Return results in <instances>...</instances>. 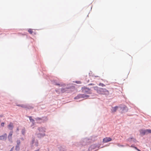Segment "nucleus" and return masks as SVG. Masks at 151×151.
<instances>
[{
    "label": "nucleus",
    "instance_id": "obj_1",
    "mask_svg": "<svg viewBox=\"0 0 151 151\" xmlns=\"http://www.w3.org/2000/svg\"><path fill=\"white\" fill-rule=\"evenodd\" d=\"M112 90L109 89L106 90L104 89V95L108 98V99H110L112 97Z\"/></svg>",
    "mask_w": 151,
    "mask_h": 151
},
{
    "label": "nucleus",
    "instance_id": "obj_2",
    "mask_svg": "<svg viewBox=\"0 0 151 151\" xmlns=\"http://www.w3.org/2000/svg\"><path fill=\"white\" fill-rule=\"evenodd\" d=\"M119 109L122 111V113L126 112L128 110L127 107L124 104L120 105L119 106Z\"/></svg>",
    "mask_w": 151,
    "mask_h": 151
},
{
    "label": "nucleus",
    "instance_id": "obj_3",
    "mask_svg": "<svg viewBox=\"0 0 151 151\" xmlns=\"http://www.w3.org/2000/svg\"><path fill=\"white\" fill-rule=\"evenodd\" d=\"M82 92L84 93H86L88 94L91 93V90L88 88L86 87H83L81 88Z\"/></svg>",
    "mask_w": 151,
    "mask_h": 151
},
{
    "label": "nucleus",
    "instance_id": "obj_4",
    "mask_svg": "<svg viewBox=\"0 0 151 151\" xmlns=\"http://www.w3.org/2000/svg\"><path fill=\"white\" fill-rule=\"evenodd\" d=\"M89 96L84 94H80L75 98V99H78L81 98H87Z\"/></svg>",
    "mask_w": 151,
    "mask_h": 151
},
{
    "label": "nucleus",
    "instance_id": "obj_5",
    "mask_svg": "<svg viewBox=\"0 0 151 151\" xmlns=\"http://www.w3.org/2000/svg\"><path fill=\"white\" fill-rule=\"evenodd\" d=\"M7 138V134L6 133L0 136V140H6Z\"/></svg>",
    "mask_w": 151,
    "mask_h": 151
},
{
    "label": "nucleus",
    "instance_id": "obj_6",
    "mask_svg": "<svg viewBox=\"0 0 151 151\" xmlns=\"http://www.w3.org/2000/svg\"><path fill=\"white\" fill-rule=\"evenodd\" d=\"M13 133V131H11L9 133V135L8 137L9 140L10 141L12 142V136Z\"/></svg>",
    "mask_w": 151,
    "mask_h": 151
},
{
    "label": "nucleus",
    "instance_id": "obj_7",
    "mask_svg": "<svg viewBox=\"0 0 151 151\" xmlns=\"http://www.w3.org/2000/svg\"><path fill=\"white\" fill-rule=\"evenodd\" d=\"M8 127L10 130H12L13 128V124L12 122H10L8 126Z\"/></svg>",
    "mask_w": 151,
    "mask_h": 151
},
{
    "label": "nucleus",
    "instance_id": "obj_8",
    "mask_svg": "<svg viewBox=\"0 0 151 151\" xmlns=\"http://www.w3.org/2000/svg\"><path fill=\"white\" fill-rule=\"evenodd\" d=\"M140 134L143 135L146 134L145 130L141 129L139 131Z\"/></svg>",
    "mask_w": 151,
    "mask_h": 151
},
{
    "label": "nucleus",
    "instance_id": "obj_9",
    "mask_svg": "<svg viewBox=\"0 0 151 151\" xmlns=\"http://www.w3.org/2000/svg\"><path fill=\"white\" fill-rule=\"evenodd\" d=\"M118 109H119V106H116L115 107L112 108L111 111L112 112H115Z\"/></svg>",
    "mask_w": 151,
    "mask_h": 151
},
{
    "label": "nucleus",
    "instance_id": "obj_10",
    "mask_svg": "<svg viewBox=\"0 0 151 151\" xmlns=\"http://www.w3.org/2000/svg\"><path fill=\"white\" fill-rule=\"evenodd\" d=\"M111 140V139L110 137H106L104 138V143L109 142Z\"/></svg>",
    "mask_w": 151,
    "mask_h": 151
},
{
    "label": "nucleus",
    "instance_id": "obj_11",
    "mask_svg": "<svg viewBox=\"0 0 151 151\" xmlns=\"http://www.w3.org/2000/svg\"><path fill=\"white\" fill-rule=\"evenodd\" d=\"M127 140L129 142H131L132 141H133L134 142H135V139L133 138H129Z\"/></svg>",
    "mask_w": 151,
    "mask_h": 151
},
{
    "label": "nucleus",
    "instance_id": "obj_12",
    "mask_svg": "<svg viewBox=\"0 0 151 151\" xmlns=\"http://www.w3.org/2000/svg\"><path fill=\"white\" fill-rule=\"evenodd\" d=\"M103 89L102 88H99V89H98L97 92L99 93H102V92L103 91Z\"/></svg>",
    "mask_w": 151,
    "mask_h": 151
},
{
    "label": "nucleus",
    "instance_id": "obj_13",
    "mask_svg": "<svg viewBox=\"0 0 151 151\" xmlns=\"http://www.w3.org/2000/svg\"><path fill=\"white\" fill-rule=\"evenodd\" d=\"M146 134L151 133V129H147L145 130Z\"/></svg>",
    "mask_w": 151,
    "mask_h": 151
},
{
    "label": "nucleus",
    "instance_id": "obj_14",
    "mask_svg": "<svg viewBox=\"0 0 151 151\" xmlns=\"http://www.w3.org/2000/svg\"><path fill=\"white\" fill-rule=\"evenodd\" d=\"M146 134L151 133V129H147L145 130Z\"/></svg>",
    "mask_w": 151,
    "mask_h": 151
},
{
    "label": "nucleus",
    "instance_id": "obj_15",
    "mask_svg": "<svg viewBox=\"0 0 151 151\" xmlns=\"http://www.w3.org/2000/svg\"><path fill=\"white\" fill-rule=\"evenodd\" d=\"M29 119L30 120V121L32 122L33 124H34V120L32 119V116H29Z\"/></svg>",
    "mask_w": 151,
    "mask_h": 151
},
{
    "label": "nucleus",
    "instance_id": "obj_16",
    "mask_svg": "<svg viewBox=\"0 0 151 151\" xmlns=\"http://www.w3.org/2000/svg\"><path fill=\"white\" fill-rule=\"evenodd\" d=\"M45 135V134H38V137H44Z\"/></svg>",
    "mask_w": 151,
    "mask_h": 151
},
{
    "label": "nucleus",
    "instance_id": "obj_17",
    "mask_svg": "<svg viewBox=\"0 0 151 151\" xmlns=\"http://www.w3.org/2000/svg\"><path fill=\"white\" fill-rule=\"evenodd\" d=\"M28 31L31 34H32L33 32L32 29H29L28 30Z\"/></svg>",
    "mask_w": 151,
    "mask_h": 151
},
{
    "label": "nucleus",
    "instance_id": "obj_18",
    "mask_svg": "<svg viewBox=\"0 0 151 151\" xmlns=\"http://www.w3.org/2000/svg\"><path fill=\"white\" fill-rule=\"evenodd\" d=\"M15 149L17 150H19V145H17L16 146Z\"/></svg>",
    "mask_w": 151,
    "mask_h": 151
},
{
    "label": "nucleus",
    "instance_id": "obj_19",
    "mask_svg": "<svg viewBox=\"0 0 151 151\" xmlns=\"http://www.w3.org/2000/svg\"><path fill=\"white\" fill-rule=\"evenodd\" d=\"M17 145H19L20 144V141L19 139H18L17 141Z\"/></svg>",
    "mask_w": 151,
    "mask_h": 151
},
{
    "label": "nucleus",
    "instance_id": "obj_20",
    "mask_svg": "<svg viewBox=\"0 0 151 151\" xmlns=\"http://www.w3.org/2000/svg\"><path fill=\"white\" fill-rule=\"evenodd\" d=\"M35 120L36 121H40L42 120V119L40 118L37 117L35 118Z\"/></svg>",
    "mask_w": 151,
    "mask_h": 151
},
{
    "label": "nucleus",
    "instance_id": "obj_21",
    "mask_svg": "<svg viewBox=\"0 0 151 151\" xmlns=\"http://www.w3.org/2000/svg\"><path fill=\"white\" fill-rule=\"evenodd\" d=\"M25 129H23L22 130V133L23 134H24L25 133Z\"/></svg>",
    "mask_w": 151,
    "mask_h": 151
},
{
    "label": "nucleus",
    "instance_id": "obj_22",
    "mask_svg": "<svg viewBox=\"0 0 151 151\" xmlns=\"http://www.w3.org/2000/svg\"><path fill=\"white\" fill-rule=\"evenodd\" d=\"M60 151H65L64 149L62 147H60Z\"/></svg>",
    "mask_w": 151,
    "mask_h": 151
},
{
    "label": "nucleus",
    "instance_id": "obj_23",
    "mask_svg": "<svg viewBox=\"0 0 151 151\" xmlns=\"http://www.w3.org/2000/svg\"><path fill=\"white\" fill-rule=\"evenodd\" d=\"M65 90L64 88L62 89L61 90V91L62 93H63L65 92Z\"/></svg>",
    "mask_w": 151,
    "mask_h": 151
},
{
    "label": "nucleus",
    "instance_id": "obj_24",
    "mask_svg": "<svg viewBox=\"0 0 151 151\" xmlns=\"http://www.w3.org/2000/svg\"><path fill=\"white\" fill-rule=\"evenodd\" d=\"M4 122L1 123V126L2 127H4Z\"/></svg>",
    "mask_w": 151,
    "mask_h": 151
},
{
    "label": "nucleus",
    "instance_id": "obj_25",
    "mask_svg": "<svg viewBox=\"0 0 151 151\" xmlns=\"http://www.w3.org/2000/svg\"><path fill=\"white\" fill-rule=\"evenodd\" d=\"M99 85L100 86H101L102 87H103L104 86L103 84L102 83H100L99 84Z\"/></svg>",
    "mask_w": 151,
    "mask_h": 151
},
{
    "label": "nucleus",
    "instance_id": "obj_26",
    "mask_svg": "<svg viewBox=\"0 0 151 151\" xmlns=\"http://www.w3.org/2000/svg\"><path fill=\"white\" fill-rule=\"evenodd\" d=\"M131 147H134L135 149H137V147L134 146L133 145H132Z\"/></svg>",
    "mask_w": 151,
    "mask_h": 151
},
{
    "label": "nucleus",
    "instance_id": "obj_27",
    "mask_svg": "<svg viewBox=\"0 0 151 151\" xmlns=\"http://www.w3.org/2000/svg\"><path fill=\"white\" fill-rule=\"evenodd\" d=\"M118 146L119 147H123V145H119V144H118Z\"/></svg>",
    "mask_w": 151,
    "mask_h": 151
},
{
    "label": "nucleus",
    "instance_id": "obj_28",
    "mask_svg": "<svg viewBox=\"0 0 151 151\" xmlns=\"http://www.w3.org/2000/svg\"><path fill=\"white\" fill-rule=\"evenodd\" d=\"M18 106H21L22 107H24V106H23V105H17Z\"/></svg>",
    "mask_w": 151,
    "mask_h": 151
},
{
    "label": "nucleus",
    "instance_id": "obj_29",
    "mask_svg": "<svg viewBox=\"0 0 151 151\" xmlns=\"http://www.w3.org/2000/svg\"><path fill=\"white\" fill-rule=\"evenodd\" d=\"M56 85L59 86H61L62 85H60V84H57V83L56 84Z\"/></svg>",
    "mask_w": 151,
    "mask_h": 151
},
{
    "label": "nucleus",
    "instance_id": "obj_30",
    "mask_svg": "<svg viewBox=\"0 0 151 151\" xmlns=\"http://www.w3.org/2000/svg\"><path fill=\"white\" fill-rule=\"evenodd\" d=\"M34 141H35V139H33L32 140V144H33L34 143Z\"/></svg>",
    "mask_w": 151,
    "mask_h": 151
},
{
    "label": "nucleus",
    "instance_id": "obj_31",
    "mask_svg": "<svg viewBox=\"0 0 151 151\" xmlns=\"http://www.w3.org/2000/svg\"><path fill=\"white\" fill-rule=\"evenodd\" d=\"M38 142L37 141L36 142V145L37 146H38Z\"/></svg>",
    "mask_w": 151,
    "mask_h": 151
},
{
    "label": "nucleus",
    "instance_id": "obj_32",
    "mask_svg": "<svg viewBox=\"0 0 151 151\" xmlns=\"http://www.w3.org/2000/svg\"><path fill=\"white\" fill-rule=\"evenodd\" d=\"M13 148L14 147H12V148H11V150H10V151H12L13 150Z\"/></svg>",
    "mask_w": 151,
    "mask_h": 151
},
{
    "label": "nucleus",
    "instance_id": "obj_33",
    "mask_svg": "<svg viewBox=\"0 0 151 151\" xmlns=\"http://www.w3.org/2000/svg\"><path fill=\"white\" fill-rule=\"evenodd\" d=\"M97 88V87H95L94 88V89H96V90Z\"/></svg>",
    "mask_w": 151,
    "mask_h": 151
},
{
    "label": "nucleus",
    "instance_id": "obj_34",
    "mask_svg": "<svg viewBox=\"0 0 151 151\" xmlns=\"http://www.w3.org/2000/svg\"><path fill=\"white\" fill-rule=\"evenodd\" d=\"M42 129V128H39V131L41 130Z\"/></svg>",
    "mask_w": 151,
    "mask_h": 151
},
{
    "label": "nucleus",
    "instance_id": "obj_35",
    "mask_svg": "<svg viewBox=\"0 0 151 151\" xmlns=\"http://www.w3.org/2000/svg\"><path fill=\"white\" fill-rule=\"evenodd\" d=\"M35 151H40V150H39V149H38L37 150H35Z\"/></svg>",
    "mask_w": 151,
    "mask_h": 151
},
{
    "label": "nucleus",
    "instance_id": "obj_36",
    "mask_svg": "<svg viewBox=\"0 0 151 151\" xmlns=\"http://www.w3.org/2000/svg\"><path fill=\"white\" fill-rule=\"evenodd\" d=\"M137 149L138 151H141L140 150H139V149Z\"/></svg>",
    "mask_w": 151,
    "mask_h": 151
},
{
    "label": "nucleus",
    "instance_id": "obj_37",
    "mask_svg": "<svg viewBox=\"0 0 151 151\" xmlns=\"http://www.w3.org/2000/svg\"><path fill=\"white\" fill-rule=\"evenodd\" d=\"M17 131H18L19 130V129L18 128H17Z\"/></svg>",
    "mask_w": 151,
    "mask_h": 151
},
{
    "label": "nucleus",
    "instance_id": "obj_38",
    "mask_svg": "<svg viewBox=\"0 0 151 151\" xmlns=\"http://www.w3.org/2000/svg\"><path fill=\"white\" fill-rule=\"evenodd\" d=\"M108 146V145H104V147H105V146Z\"/></svg>",
    "mask_w": 151,
    "mask_h": 151
}]
</instances>
